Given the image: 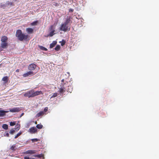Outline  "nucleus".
Returning a JSON list of instances; mask_svg holds the SVG:
<instances>
[{
    "label": "nucleus",
    "mask_w": 159,
    "mask_h": 159,
    "mask_svg": "<svg viewBox=\"0 0 159 159\" xmlns=\"http://www.w3.org/2000/svg\"><path fill=\"white\" fill-rule=\"evenodd\" d=\"M71 22L70 18H67L65 21L62 24L60 28L61 31L64 32L69 31L70 29Z\"/></svg>",
    "instance_id": "f257e3e1"
},
{
    "label": "nucleus",
    "mask_w": 159,
    "mask_h": 159,
    "mask_svg": "<svg viewBox=\"0 0 159 159\" xmlns=\"http://www.w3.org/2000/svg\"><path fill=\"white\" fill-rule=\"evenodd\" d=\"M16 35L18 39L21 41L24 40L27 41L28 40L29 38V36L28 35H26L22 33V31L20 30H17ZM28 39L29 40V39Z\"/></svg>",
    "instance_id": "f03ea898"
},
{
    "label": "nucleus",
    "mask_w": 159,
    "mask_h": 159,
    "mask_svg": "<svg viewBox=\"0 0 159 159\" xmlns=\"http://www.w3.org/2000/svg\"><path fill=\"white\" fill-rule=\"evenodd\" d=\"M56 25H51L49 27V30L50 31L49 34L48 35L47 37L50 36L52 37L54 34L55 32V29L56 28Z\"/></svg>",
    "instance_id": "7ed1b4c3"
},
{
    "label": "nucleus",
    "mask_w": 159,
    "mask_h": 159,
    "mask_svg": "<svg viewBox=\"0 0 159 159\" xmlns=\"http://www.w3.org/2000/svg\"><path fill=\"white\" fill-rule=\"evenodd\" d=\"M34 90L31 89L30 90L27 91L24 94L25 97H28V98H32L34 97Z\"/></svg>",
    "instance_id": "20e7f679"
},
{
    "label": "nucleus",
    "mask_w": 159,
    "mask_h": 159,
    "mask_svg": "<svg viewBox=\"0 0 159 159\" xmlns=\"http://www.w3.org/2000/svg\"><path fill=\"white\" fill-rule=\"evenodd\" d=\"M68 82H67L64 84H61L62 86L59 89V92L61 93H64L65 90H66V85H67Z\"/></svg>",
    "instance_id": "39448f33"
},
{
    "label": "nucleus",
    "mask_w": 159,
    "mask_h": 159,
    "mask_svg": "<svg viewBox=\"0 0 159 159\" xmlns=\"http://www.w3.org/2000/svg\"><path fill=\"white\" fill-rule=\"evenodd\" d=\"M21 110V109L18 107H15L9 109V111L11 112H18Z\"/></svg>",
    "instance_id": "423d86ee"
},
{
    "label": "nucleus",
    "mask_w": 159,
    "mask_h": 159,
    "mask_svg": "<svg viewBox=\"0 0 159 159\" xmlns=\"http://www.w3.org/2000/svg\"><path fill=\"white\" fill-rule=\"evenodd\" d=\"M35 74L34 73L31 71H29L27 72V73L24 74L23 75V76L24 77H26L28 76L29 75L32 76Z\"/></svg>",
    "instance_id": "0eeeda50"
},
{
    "label": "nucleus",
    "mask_w": 159,
    "mask_h": 159,
    "mask_svg": "<svg viewBox=\"0 0 159 159\" xmlns=\"http://www.w3.org/2000/svg\"><path fill=\"white\" fill-rule=\"evenodd\" d=\"M37 131V129L35 127H32L29 129V132L31 134H34L36 133Z\"/></svg>",
    "instance_id": "6e6552de"
},
{
    "label": "nucleus",
    "mask_w": 159,
    "mask_h": 159,
    "mask_svg": "<svg viewBox=\"0 0 159 159\" xmlns=\"http://www.w3.org/2000/svg\"><path fill=\"white\" fill-rule=\"evenodd\" d=\"M36 66V65L34 64H31L28 66V69L30 70H34L35 69Z\"/></svg>",
    "instance_id": "1a4fd4ad"
},
{
    "label": "nucleus",
    "mask_w": 159,
    "mask_h": 159,
    "mask_svg": "<svg viewBox=\"0 0 159 159\" xmlns=\"http://www.w3.org/2000/svg\"><path fill=\"white\" fill-rule=\"evenodd\" d=\"M43 94V93L41 91H37L35 92H34V97L40 94Z\"/></svg>",
    "instance_id": "9d476101"
},
{
    "label": "nucleus",
    "mask_w": 159,
    "mask_h": 159,
    "mask_svg": "<svg viewBox=\"0 0 159 159\" xmlns=\"http://www.w3.org/2000/svg\"><path fill=\"white\" fill-rule=\"evenodd\" d=\"M36 153V151L34 150H29L24 153V154H34Z\"/></svg>",
    "instance_id": "9b49d317"
},
{
    "label": "nucleus",
    "mask_w": 159,
    "mask_h": 159,
    "mask_svg": "<svg viewBox=\"0 0 159 159\" xmlns=\"http://www.w3.org/2000/svg\"><path fill=\"white\" fill-rule=\"evenodd\" d=\"M8 46V43L7 42H1V46L3 48H6Z\"/></svg>",
    "instance_id": "f8f14e48"
},
{
    "label": "nucleus",
    "mask_w": 159,
    "mask_h": 159,
    "mask_svg": "<svg viewBox=\"0 0 159 159\" xmlns=\"http://www.w3.org/2000/svg\"><path fill=\"white\" fill-rule=\"evenodd\" d=\"M8 39L6 36H3L1 38V40L2 42H7Z\"/></svg>",
    "instance_id": "ddd939ff"
},
{
    "label": "nucleus",
    "mask_w": 159,
    "mask_h": 159,
    "mask_svg": "<svg viewBox=\"0 0 159 159\" xmlns=\"http://www.w3.org/2000/svg\"><path fill=\"white\" fill-rule=\"evenodd\" d=\"M8 112V111H5L4 110L0 111V117L4 116L6 115V113Z\"/></svg>",
    "instance_id": "4468645a"
},
{
    "label": "nucleus",
    "mask_w": 159,
    "mask_h": 159,
    "mask_svg": "<svg viewBox=\"0 0 159 159\" xmlns=\"http://www.w3.org/2000/svg\"><path fill=\"white\" fill-rule=\"evenodd\" d=\"M44 114H46V113H45L43 111H40L35 116L36 117H39L43 115Z\"/></svg>",
    "instance_id": "2eb2a0df"
},
{
    "label": "nucleus",
    "mask_w": 159,
    "mask_h": 159,
    "mask_svg": "<svg viewBox=\"0 0 159 159\" xmlns=\"http://www.w3.org/2000/svg\"><path fill=\"white\" fill-rule=\"evenodd\" d=\"M26 31L28 33L32 34L33 33V30L31 28H28L26 29Z\"/></svg>",
    "instance_id": "dca6fc26"
},
{
    "label": "nucleus",
    "mask_w": 159,
    "mask_h": 159,
    "mask_svg": "<svg viewBox=\"0 0 159 159\" xmlns=\"http://www.w3.org/2000/svg\"><path fill=\"white\" fill-rule=\"evenodd\" d=\"M17 147L16 146L15 144L12 145L10 148V149L13 152H14L16 151Z\"/></svg>",
    "instance_id": "f3484780"
},
{
    "label": "nucleus",
    "mask_w": 159,
    "mask_h": 159,
    "mask_svg": "<svg viewBox=\"0 0 159 159\" xmlns=\"http://www.w3.org/2000/svg\"><path fill=\"white\" fill-rule=\"evenodd\" d=\"M57 42L56 41H53L50 44V48H52L54 47L55 45L56 44Z\"/></svg>",
    "instance_id": "a211bd4d"
},
{
    "label": "nucleus",
    "mask_w": 159,
    "mask_h": 159,
    "mask_svg": "<svg viewBox=\"0 0 159 159\" xmlns=\"http://www.w3.org/2000/svg\"><path fill=\"white\" fill-rule=\"evenodd\" d=\"M2 80L5 82V83H6L8 82V77L7 76H4L2 78Z\"/></svg>",
    "instance_id": "6ab92c4d"
},
{
    "label": "nucleus",
    "mask_w": 159,
    "mask_h": 159,
    "mask_svg": "<svg viewBox=\"0 0 159 159\" xmlns=\"http://www.w3.org/2000/svg\"><path fill=\"white\" fill-rule=\"evenodd\" d=\"M2 128L4 129H8V125L7 124H4L2 125Z\"/></svg>",
    "instance_id": "aec40b11"
},
{
    "label": "nucleus",
    "mask_w": 159,
    "mask_h": 159,
    "mask_svg": "<svg viewBox=\"0 0 159 159\" xmlns=\"http://www.w3.org/2000/svg\"><path fill=\"white\" fill-rule=\"evenodd\" d=\"M7 7V5H6V3L5 4H3L2 3H1L0 4V8H2L3 9H4L5 8Z\"/></svg>",
    "instance_id": "412c9836"
},
{
    "label": "nucleus",
    "mask_w": 159,
    "mask_h": 159,
    "mask_svg": "<svg viewBox=\"0 0 159 159\" xmlns=\"http://www.w3.org/2000/svg\"><path fill=\"white\" fill-rule=\"evenodd\" d=\"M22 134V132L21 131H20L19 132L18 134H17L14 137L15 139H16L18 137H19L20 136L21 134Z\"/></svg>",
    "instance_id": "4be33fe9"
},
{
    "label": "nucleus",
    "mask_w": 159,
    "mask_h": 159,
    "mask_svg": "<svg viewBox=\"0 0 159 159\" xmlns=\"http://www.w3.org/2000/svg\"><path fill=\"white\" fill-rule=\"evenodd\" d=\"M36 128L38 129H41L43 127V125L41 124H37L36 126Z\"/></svg>",
    "instance_id": "5701e85b"
},
{
    "label": "nucleus",
    "mask_w": 159,
    "mask_h": 159,
    "mask_svg": "<svg viewBox=\"0 0 159 159\" xmlns=\"http://www.w3.org/2000/svg\"><path fill=\"white\" fill-rule=\"evenodd\" d=\"M61 48V47L60 45H57L56 46V47L55 48V49L56 51H59Z\"/></svg>",
    "instance_id": "b1692460"
},
{
    "label": "nucleus",
    "mask_w": 159,
    "mask_h": 159,
    "mask_svg": "<svg viewBox=\"0 0 159 159\" xmlns=\"http://www.w3.org/2000/svg\"><path fill=\"white\" fill-rule=\"evenodd\" d=\"M39 48L42 50L47 51L48 49L47 48L44 47L43 46H39Z\"/></svg>",
    "instance_id": "393cba45"
},
{
    "label": "nucleus",
    "mask_w": 159,
    "mask_h": 159,
    "mask_svg": "<svg viewBox=\"0 0 159 159\" xmlns=\"http://www.w3.org/2000/svg\"><path fill=\"white\" fill-rule=\"evenodd\" d=\"M15 132V130L14 129H12L10 131L9 133L11 134H13Z\"/></svg>",
    "instance_id": "a878e982"
},
{
    "label": "nucleus",
    "mask_w": 159,
    "mask_h": 159,
    "mask_svg": "<svg viewBox=\"0 0 159 159\" xmlns=\"http://www.w3.org/2000/svg\"><path fill=\"white\" fill-rule=\"evenodd\" d=\"M38 22V21L37 20L35 21H34L31 23V25H37V24Z\"/></svg>",
    "instance_id": "bb28decb"
},
{
    "label": "nucleus",
    "mask_w": 159,
    "mask_h": 159,
    "mask_svg": "<svg viewBox=\"0 0 159 159\" xmlns=\"http://www.w3.org/2000/svg\"><path fill=\"white\" fill-rule=\"evenodd\" d=\"M6 3L7 7L8 6H11L13 5L12 2H9L8 1Z\"/></svg>",
    "instance_id": "cd10ccee"
},
{
    "label": "nucleus",
    "mask_w": 159,
    "mask_h": 159,
    "mask_svg": "<svg viewBox=\"0 0 159 159\" xmlns=\"http://www.w3.org/2000/svg\"><path fill=\"white\" fill-rule=\"evenodd\" d=\"M20 129V125H16L15 127V129H14L15 130H16L17 131H18V130Z\"/></svg>",
    "instance_id": "c85d7f7f"
},
{
    "label": "nucleus",
    "mask_w": 159,
    "mask_h": 159,
    "mask_svg": "<svg viewBox=\"0 0 159 159\" xmlns=\"http://www.w3.org/2000/svg\"><path fill=\"white\" fill-rule=\"evenodd\" d=\"M33 156L35 157H37L38 158H40L42 156V154H39V155H34Z\"/></svg>",
    "instance_id": "c756f323"
},
{
    "label": "nucleus",
    "mask_w": 159,
    "mask_h": 159,
    "mask_svg": "<svg viewBox=\"0 0 159 159\" xmlns=\"http://www.w3.org/2000/svg\"><path fill=\"white\" fill-rule=\"evenodd\" d=\"M57 94H58L57 93H53L51 97V98H54V97H57Z\"/></svg>",
    "instance_id": "7c9ffc66"
},
{
    "label": "nucleus",
    "mask_w": 159,
    "mask_h": 159,
    "mask_svg": "<svg viewBox=\"0 0 159 159\" xmlns=\"http://www.w3.org/2000/svg\"><path fill=\"white\" fill-rule=\"evenodd\" d=\"M16 122H10V125L11 126H14L16 125Z\"/></svg>",
    "instance_id": "2f4dec72"
},
{
    "label": "nucleus",
    "mask_w": 159,
    "mask_h": 159,
    "mask_svg": "<svg viewBox=\"0 0 159 159\" xmlns=\"http://www.w3.org/2000/svg\"><path fill=\"white\" fill-rule=\"evenodd\" d=\"M39 140V139H31V141L33 142H35L38 141Z\"/></svg>",
    "instance_id": "473e14b6"
},
{
    "label": "nucleus",
    "mask_w": 159,
    "mask_h": 159,
    "mask_svg": "<svg viewBox=\"0 0 159 159\" xmlns=\"http://www.w3.org/2000/svg\"><path fill=\"white\" fill-rule=\"evenodd\" d=\"M66 43V41L64 40H62V43H61V45L62 46H63L64 45H65Z\"/></svg>",
    "instance_id": "72a5a7b5"
},
{
    "label": "nucleus",
    "mask_w": 159,
    "mask_h": 159,
    "mask_svg": "<svg viewBox=\"0 0 159 159\" xmlns=\"http://www.w3.org/2000/svg\"><path fill=\"white\" fill-rule=\"evenodd\" d=\"M48 107H45L44 109V112L45 113V112H46L48 111Z\"/></svg>",
    "instance_id": "f704fd0d"
},
{
    "label": "nucleus",
    "mask_w": 159,
    "mask_h": 159,
    "mask_svg": "<svg viewBox=\"0 0 159 159\" xmlns=\"http://www.w3.org/2000/svg\"><path fill=\"white\" fill-rule=\"evenodd\" d=\"M74 10L70 8L69 10V11L70 12H73Z\"/></svg>",
    "instance_id": "c9c22d12"
},
{
    "label": "nucleus",
    "mask_w": 159,
    "mask_h": 159,
    "mask_svg": "<svg viewBox=\"0 0 159 159\" xmlns=\"http://www.w3.org/2000/svg\"><path fill=\"white\" fill-rule=\"evenodd\" d=\"M5 136L7 137H9V134L8 133H7L6 134Z\"/></svg>",
    "instance_id": "e433bc0d"
},
{
    "label": "nucleus",
    "mask_w": 159,
    "mask_h": 159,
    "mask_svg": "<svg viewBox=\"0 0 159 159\" xmlns=\"http://www.w3.org/2000/svg\"><path fill=\"white\" fill-rule=\"evenodd\" d=\"M24 159H30V158L28 156H25L24 157Z\"/></svg>",
    "instance_id": "4c0bfd02"
},
{
    "label": "nucleus",
    "mask_w": 159,
    "mask_h": 159,
    "mask_svg": "<svg viewBox=\"0 0 159 159\" xmlns=\"http://www.w3.org/2000/svg\"><path fill=\"white\" fill-rule=\"evenodd\" d=\"M19 69H17L16 70V72H19Z\"/></svg>",
    "instance_id": "58836bf2"
},
{
    "label": "nucleus",
    "mask_w": 159,
    "mask_h": 159,
    "mask_svg": "<svg viewBox=\"0 0 159 159\" xmlns=\"http://www.w3.org/2000/svg\"><path fill=\"white\" fill-rule=\"evenodd\" d=\"M24 113H22L21 115V116H20V117H21L22 116L24 115Z\"/></svg>",
    "instance_id": "ea45409f"
},
{
    "label": "nucleus",
    "mask_w": 159,
    "mask_h": 159,
    "mask_svg": "<svg viewBox=\"0 0 159 159\" xmlns=\"http://www.w3.org/2000/svg\"><path fill=\"white\" fill-rule=\"evenodd\" d=\"M35 124H37V122L36 121H35Z\"/></svg>",
    "instance_id": "a19ab883"
},
{
    "label": "nucleus",
    "mask_w": 159,
    "mask_h": 159,
    "mask_svg": "<svg viewBox=\"0 0 159 159\" xmlns=\"http://www.w3.org/2000/svg\"><path fill=\"white\" fill-rule=\"evenodd\" d=\"M30 159H35V158H30Z\"/></svg>",
    "instance_id": "79ce46f5"
},
{
    "label": "nucleus",
    "mask_w": 159,
    "mask_h": 159,
    "mask_svg": "<svg viewBox=\"0 0 159 159\" xmlns=\"http://www.w3.org/2000/svg\"><path fill=\"white\" fill-rule=\"evenodd\" d=\"M64 80V79L62 80H61V82H63Z\"/></svg>",
    "instance_id": "37998d69"
},
{
    "label": "nucleus",
    "mask_w": 159,
    "mask_h": 159,
    "mask_svg": "<svg viewBox=\"0 0 159 159\" xmlns=\"http://www.w3.org/2000/svg\"><path fill=\"white\" fill-rule=\"evenodd\" d=\"M1 64H0V66H1Z\"/></svg>",
    "instance_id": "c03bdc74"
},
{
    "label": "nucleus",
    "mask_w": 159,
    "mask_h": 159,
    "mask_svg": "<svg viewBox=\"0 0 159 159\" xmlns=\"http://www.w3.org/2000/svg\"><path fill=\"white\" fill-rule=\"evenodd\" d=\"M15 1H16V0H15Z\"/></svg>",
    "instance_id": "a18cd8bd"
}]
</instances>
